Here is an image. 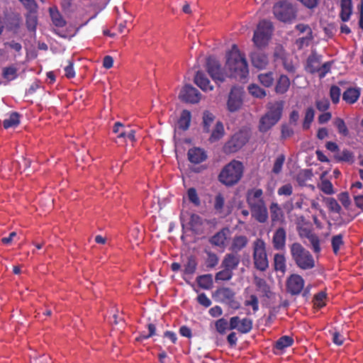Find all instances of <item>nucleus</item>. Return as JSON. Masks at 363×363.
I'll list each match as a JSON object with an SVG mask.
<instances>
[{
    "mask_svg": "<svg viewBox=\"0 0 363 363\" xmlns=\"http://www.w3.org/2000/svg\"><path fill=\"white\" fill-rule=\"evenodd\" d=\"M190 228L196 234H200L202 232L203 224V219L197 214L193 213L190 216L189 222Z\"/></svg>",
    "mask_w": 363,
    "mask_h": 363,
    "instance_id": "nucleus-28",
    "label": "nucleus"
},
{
    "mask_svg": "<svg viewBox=\"0 0 363 363\" xmlns=\"http://www.w3.org/2000/svg\"><path fill=\"white\" fill-rule=\"evenodd\" d=\"M206 70L212 79L217 84L222 83L225 79V75L221 69L219 62L213 57L206 59Z\"/></svg>",
    "mask_w": 363,
    "mask_h": 363,
    "instance_id": "nucleus-11",
    "label": "nucleus"
},
{
    "mask_svg": "<svg viewBox=\"0 0 363 363\" xmlns=\"http://www.w3.org/2000/svg\"><path fill=\"white\" fill-rule=\"evenodd\" d=\"M273 13L279 21L284 23L291 22L296 17V11L293 5L286 0L274 5Z\"/></svg>",
    "mask_w": 363,
    "mask_h": 363,
    "instance_id": "nucleus-7",
    "label": "nucleus"
},
{
    "mask_svg": "<svg viewBox=\"0 0 363 363\" xmlns=\"http://www.w3.org/2000/svg\"><path fill=\"white\" fill-rule=\"evenodd\" d=\"M206 252L207 255L206 267L211 269L214 268L218 264L219 259L218 255L211 251H206Z\"/></svg>",
    "mask_w": 363,
    "mask_h": 363,
    "instance_id": "nucleus-50",
    "label": "nucleus"
},
{
    "mask_svg": "<svg viewBox=\"0 0 363 363\" xmlns=\"http://www.w3.org/2000/svg\"><path fill=\"white\" fill-rule=\"evenodd\" d=\"M196 281L200 288L210 289L213 284V276L211 274L198 276L196 277Z\"/></svg>",
    "mask_w": 363,
    "mask_h": 363,
    "instance_id": "nucleus-33",
    "label": "nucleus"
},
{
    "mask_svg": "<svg viewBox=\"0 0 363 363\" xmlns=\"http://www.w3.org/2000/svg\"><path fill=\"white\" fill-rule=\"evenodd\" d=\"M130 128V126H125L121 122H116L113 127V132L117 135L118 138L126 140V133Z\"/></svg>",
    "mask_w": 363,
    "mask_h": 363,
    "instance_id": "nucleus-42",
    "label": "nucleus"
},
{
    "mask_svg": "<svg viewBox=\"0 0 363 363\" xmlns=\"http://www.w3.org/2000/svg\"><path fill=\"white\" fill-rule=\"evenodd\" d=\"M256 30L270 38L273 30V26L270 21L262 20L259 23Z\"/></svg>",
    "mask_w": 363,
    "mask_h": 363,
    "instance_id": "nucleus-40",
    "label": "nucleus"
},
{
    "mask_svg": "<svg viewBox=\"0 0 363 363\" xmlns=\"http://www.w3.org/2000/svg\"><path fill=\"white\" fill-rule=\"evenodd\" d=\"M253 262L255 267L261 271L264 272L269 267V260L266 250V243L262 238L256 239L252 246Z\"/></svg>",
    "mask_w": 363,
    "mask_h": 363,
    "instance_id": "nucleus-6",
    "label": "nucleus"
},
{
    "mask_svg": "<svg viewBox=\"0 0 363 363\" xmlns=\"http://www.w3.org/2000/svg\"><path fill=\"white\" fill-rule=\"evenodd\" d=\"M316 108L320 111H325L330 107V102L328 99L323 98L315 102Z\"/></svg>",
    "mask_w": 363,
    "mask_h": 363,
    "instance_id": "nucleus-64",
    "label": "nucleus"
},
{
    "mask_svg": "<svg viewBox=\"0 0 363 363\" xmlns=\"http://www.w3.org/2000/svg\"><path fill=\"white\" fill-rule=\"evenodd\" d=\"M187 196L189 201L192 203L194 206H199L201 204V200L198 196L196 189L194 187H191L187 190Z\"/></svg>",
    "mask_w": 363,
    "mask_h": 363,
    "instance_id": "nucleus-51",
    "label": "nucleus"
},
{
    "mask_svg": "<svg viewBox=\"0 0 363 363\" xmlns=\"http://www.w3.org/2000/svg\"><path fill=\"white\" fill-rule=\"evenodd\" d=\"M325 147L328 150L334 153V160L337 162H347L352 164L354 162V153L348 149H343L340 152L339 146L335 142H327Z\"/></svg>",
    "mask_w": 363,
    "mask_h": 363,
    "instance_id": "nucleus-9",
    "label": "nucleus"
},
{
    "mask_svg": "<svg viewBox=\"0 0 363 363\" xmlns=\"http://www.w3.org/2000/svg\"><path fill=\"white\" fill-rule=\"evenodd\" d=\"M215 119V116L211 112L206 111L203 114V131L208 133L210 131V127Z\"/></svg>",
    "mask_w": 363,
    "mask_h": 363,
    "instance_id": "nucleus-46",
    "label": "nucleus"
},
{
    "mask_svg": "<svg viewBox=\"0 0 363 363\" xmlns=\"http://www.w3.org/2000/svg\"><path fill=\"white\" fill-rule=\"evenodd\" d=\"M251 61L253 66L259 69L266 67L268 64L267 56L262 52H254L251 55Z\"/></svg>",
    "mask_w": 363,
    "mask_h": 363,
    "instance_id": "nucleus-23",
    "label": "nucleus"
},
{
    "mask_svg": "<svg viewBox=\"0 0 363 363\" xmlns=\"http://www.w3.org/2000/svg\"><path fill=\"white\" fill-rule=\"evenodd\" d=\"M286 260L284 254L276 253L274 255V268L277 272L284 273L286 270Z\"/></svg>",
    "mask_w": 363,
    "mask_h": 363,
    "instance_id": "nucleus-32",
    "label": "nucleus"
},
{
    "mask_svg": "<svg viewBox=\"0 0 363 363\" xmlns=\"http://www.w3.org/2000/svg\"><path fill=\"white\" fill-rule=\"evenodd\" d=\"M330 333L332 335V340L334 344L338 346L343 344L345 337L339 331L335 330L333 331H330Z\"/></svg>",
    "mask_w": 363,
    "mask_h": 363,
    "instance_id": "nucleus-61",
    "label": "nucleus"
},
{
    "mask_svg": "<svg viewBox=\"0 0 363 363\" xmlns=\"http://www.w3.org/2000/svg\"><path fill=\"white\" fill-rule=\"evenodd\" d=\"M49 13L52 22L56 27L62 28L66 26V21L56 7H50Z\"/></svg>",
    "mask_w": 363,
    "mask_h": 363,
    "instance_id": "nucleus-26",
    "label": "nucleus"
},
{
    "mask_svg": "<svg viewBox=\"0 0 363 363\" xmlns=\"http://www.w3.org/2000/svg\"><path fill=\"white\" fill-rule=\"evenodd\" d=\"M253 328V320L250 318H240L239 316H233L229 320V330H236L240 334H247Z\"/></svg>",
    "mask_w": 363,
    "mask_h": 363,
    "instance_id": "nucleus-10",
    "label": "nucleus"
},
{
    "mask_svg": "<svg viewBox=\"0 0 363 363\" xmlns=\"http://www.w3.org/2000/svg\"><path fill=\"white\" fill-rule=\"evenodd\" d=\"M284 161H285V156L284 155H279L277 157V159L275 160V162H274V164L273 166V169H272V172L276 174H279L281 172Z\"/></svg>",
    "mask_w": 363,
    "mask_h": 363,
    "instance_id": "nucleus-58",
    "label": "nucleus"
},
{
    "mask_svg": "<svg viewBox=\"0 0 363 363\" xmlns=\"http://www.w3.org/2000/svg\"><path fill=\"white\" fill-rule=\"evenodd\" d=\"M314 110L312 107H309L306 111L304 121L303 123V128L307 129L309 128L310 124L312 123L314 118Z\"/></svg>",
    "mask_w": 363,
    "mask_h": 363,
    "instance_id": "nucleus-56",
    "label": "nucleus"
},
{
    "mask_svg": "<svg viewBox=\"0 0 363 363\" xmlns=\"http://www.w3.org/2000/svg\"><path fill=\"white\" fill-rule=\"evenodd\" d=\"M327 206L330 211L339 213L341 211V206L334 198L327 199Z\"/></svg>",
    "mask_w": 363,
    "mask_h": 363,
    "instance_id": "nucleus-60",
    "label": "nucleus"
},
{
    "mask_svg": "<svg viewBox=\"0 0 363 363\" xmlns=\"http://www.w3.org/2000/svg\"><path fill=\"white\" fill-rule=\"evenodd\" d=\"M321 63L320 56L313 53L308 56L307 59L306 70L311 73L314 74L318 71L319 66Z\"/></svg>",
    "mask_w": 363,
    "mask_h": 363,
    "instance_id": "nucleus-25",
    "label": "nucleus"
},
{
    "mask_svg": "<svg viewBox=\"0 0 363 363\" xmlns=\"http://www.w3.org/2000/svg\"><path fill=\"white\" fill-rule=\"evenodd\" d=\"M259 82L265 87H270L274 84V77L272 72L262 73L258 75Z\"/></svg>",
    "mask_w": 363,
    "mask_h": 363,
    "instance_id": "nucleus-41",
    "label": "nucleus"
},
{
    "mask_svg": "<svg viewBox=\"0 0 363 363\" xmlns=\"http://www.w3.org/2000/svg\"><path fill=\"white\" fill-rule=\"evenodd\" d=\"M300 235L308 239L314 253H320L321 251L320 240L318 235L312 232L311 230L305 228L301 231V233H300Z\"/></svg>",
    "mask_w": 363,
    "mask_h": 363,
    "instance_id": "nucleus-16",
    "label": "nucleus"
},
{
    "mask_svg": "<svg viewBox=\"0 0 363 363\" xmlns=\"http://www.w3.org/2000/svg\"><path fill=\"white\" fill-rule=\"evenodd\" d=\"M345 242L343 240V235L338 234L333 235L331 238V246L333 253L337 255H338L340 249L344 246Z\"/></svg>",
    "mask_w": 363,
    "mask_h": 363,
    "instance_id": "nucleus-36",
    "label": "nucleus"
},
{
    "mask_svg": "<svg viewBox=\"0 0 363 363\" xmlns=\"http://www.w3.org/2000/svg\"><path fill=\"white\" fill-rule=\"evenodd\" d=\"M216 294L222 298L223 301H228L235 296V292L228 287H223L217 289Z\"/></svg>",
    "mask_w": 363,
    "mask_h": 363,
    "instance_id": "nucleus-47",
    "label": "nucleus"
},
{
    "mask_svg": "<svg viewBox=\"0 0 363 363\" xmlns=\"http://www.w3.org/2000/svg\"><path fill=\"white\" fill-rule=\"evenodd\" d=\"M290 86V80L286 75L281 74L277 80L275 91L277 94H285Z\"/></svg>",
    "mask_w": 363,
    "mask_h": 363,
    "instance_id": "nucleus-30",
    "label": "nucleus"
},
{
    "mask_svg": "<svg viewBox=\"0 0 363 363\" xmlns=\"http://www.w3.org/2000/svg\"><path fill=\"white\" fill-rule=\"evenodd\" d=\"M352 11V0H340V18L343 22L350 21Z\"/></svg>",
    "mask_w": 363,
    "mask_h": 363,
    "instance_id": "nucleus-21",
    "label": "nucleus"
},
{
    "mask_svg": "<svg viewBox=\"0 0 363 363\" xmlns=\"http://www.w3.org/2000/svg\"><path fill=\"white\" fill-rule=\"evenodd\" d=\"M254 282L256 286L261 289L263 292L267 293L269 291V286L267 284V281L264 279L255 277L254 278Z\"/></svg>",
    "mask_w": 363,
    "mask_h": 363,
    "instance_id": "nucleus-63",
    "label": "nucleus"
},
{
    "mask_svg": "<svg viewBox=\"0 0 363 363\" xmlns=\"http://www.w3.org/2000/svg\"><path fill=\"white\" fill-rule=\"evenodd\" d=\"M249 140V135L245 131L235 133L225 144L223 149L225 153H234L241 149Z\"/></svg>",
    "mask_w": 363,
    "mask_h": 363,
    "instance_id": "nucleus-8",
    "label": "nucleus"
},
{
    "mask_svg": "<svg viewBox=\"0 0 363 363\" xmlns=\"http://www.w3.org/2000/svg\"><path fill=\"white\" fill-rule=\"evenodd\" d=\"M326 299V294L323 291H320L315 295L313 302L314 305L318 308H323L325 303V300Z\"/></svg>",
    "mask_w": 363,
    "mask_h": 363,
    "instance_id": "nucleus-59",
    "label": "nucleus"
},
{
    "mask_svg": "<svg viewBox=\"0 0 363 363\" xmlns=\"http://www.w3.org/2000/svg\"><path fill=\"white\" fill-rule=\"evenodd\" d=\"M233 272L232 270L227 268H223V270L217 272L215 276L216 281H229L232 279Z\"/></svg>",
    "mask_w": 363,
    "mask_h": 363,
    "instance_id": "nucleus-48",
    "label": "nucleus"
},
{
    "mask_svg": "<svg viewBox=\"0 0 363 363\" xmlns=\"http://www.w3.org/2000/svg\"><path fill=\"white\" fill-rule=\"evenodd\" d=\"M262 189L252 188L246 193V202L252 217L260 223H264L269 218L268 210Z\"/></svg>",
    "mask_w": 363,
    "mask_h": 363,
    "instance_id": "nucleus-1",
    "label": "nucleus"
},
{
    "mask_svg": "<svg viewBox=\"0 0 363 363\" xmlns=\"http://www.w3.org/2000/svg\"><path fill=\"white\" fill-rule=\"evenodd\" d=\"M249 242L247 236L243 235H235L232 240V243L230 247V250L234 253L240 252L242 249L246 247Z\"/></svg>",
    "mask_w": 363,
    "mask_h": 363,
    "instance_id": "nucleus-22",
    "label": "nucleus"
},
{
    "mask_svg": "<svg viewBox=\"0 0 363 363\" xmlns=\"http://www.w3.org/2000/svg\"><path fill=\"white\" fill-rule=\"evenodd\" d=\"M242 174V163L233 160L223 168L218 175V180L225 186H232L241 179Z\"/></svg>",
    "mask_w": 363,
    "mask_h": 363,
    "instance_id": "nucleus-5",
    "label": "nucleus"
},
{
    "mask_svg": "<svg viewBox=\"0 0 363 363\" xmlns=\"http://www.w3.org/2000/svg\"><path fill=\"white\" fill-rule=\"evenodd\" d=\"M215 328L218 333L223 335L229 330V322L225 318H220L215 321Z\"/></svg>",
    "mask_w": 363,
    "mask_h": 363,
    "instance_id": "nucleus-43",
    "label": "nucleus"
},
{
    "mask_svg": "<svg viewBox=\"0 0 363 363\" xmlns=\"http://www.w3.org/2000/svg\"><path fill=\"white\" fill-rule=\"evenodd\" d=\"M240 263V257L234 252L228 253L225 255L221 266L223 268H227L233 271L235 269Z\"/></svg>",
    "mask_w": 363,
    "mask_h": 363,
    "instance_id": "nucleus-24",
    "label": "nucleus"
},
{
    "mask_svg": "<svg viewBox=\"0 0 363 363\" xmlns=\"http://www.w3.org/2000/svg\"><path fill=\"white\" fill-rule=\"evenodd\" d=\"M242 104V92L235 87L231 89L227 102L228 109L230 112L239 110Z\"/></svg>",
    "mask_w": 363,
    "mask_h": 363,
    "instance_id": "nucleus-14",
    "label": "nucleus"
},
{
    "mask_svg": "<svg viewBox=\"0 0 363 363\" xmlns=\"http://www.w3.org/2000/svg\"><path fill=\"white\" fill-rule=\"evenodd\" d=\"M269 37L265 35L263 33H261L260 31H257V30L254 33L253 35V42L255 45L257 47H262L267 44L268 40H269Z\"/></svg>",
    "mask_w": 363,
    "mask_h": 363,
    "instance_id": "nucleus-44",
    "label": "nucleus"
},
{
    "mask_svg": "<svg viewBox=\"0 0 363 363\" xmlns=\"http://www.w3.org/2000/svg\"><path fill=\"white\" fill-rule=\"evenodd\" d=\"M31 9H26L27 13L25 15L26 17V25L28 30L35 31L38 25V6H35V8L30 7Z\"/></svg>",
    "mask_w": 363,
    "mask_h": 363,
    "instance_id": "nucleus-17",
    "label": "nucleus"
},
{
    "mask_svg": "<svg viewBox=\"0 0 363 363\" xmlns=\"http://www.w3.org/2000/svg\"><path fill=\"white\" fill-rule=\"evenodd\" d=\"M179 98L186 103L197 104L201 99V94L191 85H186L181 90Z\"/></svg>",
    "mask_w": 363,
    "mask_h": 363,
    "instance_id": "nucleus-13",
    "label": "nucleus"
},
{
    "mask_svg": "<svg viewBox=\"0 0 363 363\" xmlns=\"http://www.w3.org/2000/svg\"><path fill=\"white\" fill-rule=\"evenodd\" d=\"M245 306H251L254 313H256L259 310V300L256 295L251 294L249 296V299L245 301L244 303Z\"/></svg>",
    "mask_w": 363,
    "mask_h": 363,
    "instance_id": "nucleus-55",
    "label": "nucleus"
},
{
    "mask_svg": "<svg viewBox=\"0 0 363 363\" xmlns=\"http://www.w3.org/2000/svg\"><path fill=\"white\" fill-rule=\"evenodd\" d=\"M225 134L224 126L222 122L218 121L209 138L211 143H214L221 139Z\"/></svg>",
    "mask_w": 363,
    "mask_h": 363,
    "instance_id": "nucleus-35",
    "label": "nucleus"
},
{
    "mask_svg": "<svg viewBox=\"0 0 363 363\" xmlns=\"http://www.w3.org/2000/svg\"><path fill=\"white\" fill-rule=\"evenodd\" d=\"M248 91L250 94L257 98H263L266 96V91L258 85L252 84L248 86Z\"/></svg>",
    "mask_w": 363,
    "mask_h": 363,
    "instance_id": "nucleus-49",
    "label": "nucleus"
},
{
    "mask_svg": "<svg viewBox=\"0 0 363 363\" xmlns=\"http://www.w3.org/2000/svg\"><path fill=\"white\" fill-rule=\"evenodd\" d=\"M20 123V114L17 112L11 113L9 118L3 122L4 128L8 129L12 127H16Z\"/></svg>",
    "mask_w": 363,
    "mask_h": 363,
    "instance_id": "nucleus-37",
    "label": "nucleus"
},
{
    "mask_svg": "<svg viewBox=\"0 0 363 363\" xmlns=\"http://www.w3.org/2000/svg\"><path fill=\"white\" fill-rule=\"evenodd\" d=\"M305 281L301 276L293 274L286 280L287 292L291 295H298L304 287Z\"/></svg>",
    "mask_w": 363,
    "mask_h": 363,
    "instance_id": "nucleus-12",
    "label": "nucleus"
},
{
    "mask_svg": "<svg viewBox=\"0 0 363 363\" xmlns=\"http://www.w3.org/2000/svg\"><path fill=\"white\" fill-rule=\"evenodd\" d=\"M284 106V101L279 100L267 104V111L259 121L258 129L261 133H266L275 125L281 119Z\"/></svg>",
    "mask_w": 363,
    "mask_h": 363,
    "instance_id": "nucleus-3",
    "label": "nucleus"
},
{
    "mask_svg": "<svg viewBox=\"0 0 363 363\" xmlns=\"http://www.w3.org/2000/svg\"><path fill=\"white\" fill-rule=\"evenodd\" d=\"M187 155L189 162L194 164H200L207 159L206 152L199 147L190 148Z\"/></svg>",
    "mask_w": 363,
    "mask_h": 363,
    "instance_id": "nucleus-18",
    "label": "nucleus"
},
{
    "mask_svg": "<svg viewBox=\"0 0 363 363\" xmlns=\"http://www.w3.org/2000/svg\"><path fill=\"white\" fill-rule=\"evenodd\" d=\"M225 204V199L221 194H218L215 197L214 208L218 212H221Z\"/></svg>",
    "mask_w": 363,
    "mask_h": 363,
    "instance_id": "nucleus-62",
    "label": "nucleus"
},
{
    "mask_svg": "<svg viewBox=\"0 0 363 363\" xmlns=\"http://www.w3.org/2000/svg\"><path fill=\"white\" fill-rule=\"evenodd\" d=\"M273 247L276 250H284L286 247V230L284 227L276 229L272 236Z\"/></svg>",
    "mask_w": 363,
    "mask_h": 363,
    "instance_id": "nucleus-15",
    "label": "nucleus"
},
{
    "mask_svg": "<svg viewBox=\"0 0 363 363\" xmlns=\"http://www.w3.org/2000/svg\"><path fill=\"white\" fill-rule=\"evenodd\" d=\"M293 343L294 339L291 336L284 335L276 341L275 348L279 350H283L291 346Z\"/></svg>",
    "mask_w": 363,
    "mask_h": 363,
    "instance_id": "nucleus-38",
    "label": "nucleus"
},
{
    "mask_svg": "<svg viewBox=\"0 0 363 363\" xmlns=\"http://www.w3.org/2000/svg\"><path fill=\"white\" fill-rule=\"evenodd\" d=\"M334 125L337 129L339 134L344 137H346L349 135V130L342 118H336L334 120Z\"/></svg>",
    "mask_w": 363,
    "mask_h": 363,
    "instance_id": "nucleus-45",
    "label": "nucleus"
},
{
    "mask_svg": "<svg viewBox=\"0 0 363 363\" xmlns=\"http://www.w3.org/2000/svg\"><path fill=\"white\" fill-rule=\"evenodd\" d=\"M271 219L272 223L282 222L284 220V213L277 203H272L269 206Z\"/></svg>",
    "mask_w": 363,
    "mask_h": 363,
    "instance_id": "nucleus-31",
    "label": "nucleus"
},
{
    "mask_svg": "<svg viewBox=\"0 0 363 363\" xmlns=\"http://www.w3.org/2000/svg\"><path fill=\"white\" fill-rule=\"evenodd\" d=\"M148 333L145 334L144 332L141 333L136 338L138 341H143L147 340L156 334V326L153 323L147 324Z\"/></svg>",
    "mask_w": 363,
    "mask_h": 363,
    "instance_id": "nucleus-52",
    "label": "nucleus"
},
{
    "mask_svg": "<svg viewBox=\"0 0 363 363\" xmlns=\"http://www.w3.org/2000/svg\"><path fill=\"white\" fill-rule=\"evenodd\" d=\"M21 22L22 18L21 15L18 13H13L9 18V29L14 32H17L21 27Z\"/></svg>",
    "mask_w": 363,
    "mask_h": 363,
    "instance_id": "nucleus-39",
    "label": "nucleus"
},
{
    "mask_svg": "<svg viewBox=\"0 0 363 363\" xmlns=\"http://www.w3.org/2000/svg\"><path fill=\"white\" fill-rule=\"evenodd\" d=\"M290 253L292 259L298 268L307 270L315 267L313 255L299 242H294L290 245Z\"/></svg>",
    "mask_w": 363,
    "mask_h": 363,
    "instance_id": "nucleus-4",
    "label": "nucleus"
},
{
    "mask_svg": "<svg viewBox=\"0 0 363 363\" xmlns=\"http://www.w3.org/2000/svg\"><path fill=\"white\" fill-rule=\"evenodd\" d=\"M198 262L194 256L187 257L186 263L183 266V274L186 276H192L197 269Z\"/></svg>",
    "mask_w": 363,
    "mask_h": 363,
    "instance_id": "nucleus-27",
    "label": "nucleus"
},
{
    "mask_svg": "<svg viewBox=\"0 0 363 363\" xmlns=\"http://www.w3.org/2000/svg\"><path fill=\"white\" fill-rule=\"evenodd\" d=\"M333 62L330 61L326 62L322 65H320L318 71L320 79L324 78L328 73L330 72Z\"/></svg>",
    "mask_w": 363,
    "mask_h": 363,
    "instance_id": "nucleus-57",
    "label": "nucleus"
},
{
    "mask_svg": "<svg viewBox=\"0 0 363 363\" xmlns=\"http://www.w3.org/2000/svg\"><path fill=\"white\" fill-rule=\"evenodd\" d=\"M360 96V91L358 89L348 88L342 94V99L347 104H354Z\"/></svg>",
    "mask_w": 363,
    "mask_h": 363,
    "instance_id": "nucleus-29",
    "label": "nucleus"
},
{
    "mask_svg": "<svg viewBox=\"0 0 363 363\" xmlns=\"http://www.w3.org/2000/svg\"><path fill=\"white\" fill-rule=\"evenodd\" d=\"M229 232V228H222L220 231L217 232L209 239L210 243L216 247H224Z\"/></svg>",
    "mask_w": 363,
    "mask_h": 363,
    "instance_id": "nucleus-19",
    "label": "nucleus"
},
{
    "mask_svg": "<svg viewBox=\"0 0 363 363\" xmlns=\"http://www.w3.org/2000/svg\"><path fill=\"white\" fill-rule=\"evenodd\" d=\"M194 81V83L204 91H212L213 89V86L211 84L210 80L201 71L196 72Z\"/></svg>",
    "mask_w": 363,
    "mask_h": 363,
    "instance_id": "nucleus-20",
    "label": "nucleus"
},
{
    "mask_svg": "<svg viewBox=\"0 0 363 363\" xmlns=\"http://www.w3.org/2000/svg\"><path fill=\"white\" fill-rule=\"evenodd\" d=\"M2 75L8 80L15 79L17 77V69L13 66L4 67Z\"/></svg>",
    "mask_w": 363,
    "mask_h": 363,
    "instance_id": "nucleus-53",
    "label": "nucleus"
},
{
    "mask_svg": "<svg viewBox=\"0 0 363 363\" xmlns=\"http://www.w3.org/2000/svg\"><path fill=\"white\" fill-rule=\"evenodd\" d=\"M191 119V112L188 110H183L178 121V127L182 130H186L189 128Z\"/></svg>",
    "mask_w": 363,
    "mask_h": 363,
    "instance_id": "nucleus-34",
    "label": "nucleus"
},
{
    "mask_svg": "<svg viewBox=\"0 0 363 363\" xmlns=\"http://www.w3.org/2000/svg\"><path fill=\"white\" fill-rule=\"evenodd\" d=\"M226 67L230 70L231 77L240 81H245L248 74V65L236 45L227 53Z\"/></svg>",
    "mask_w": 363,
    "mask_h": 363,
    "instance_id": "nucleus-2",
    "label": "nucleus"
},
{
    "mask_svg": "<svg viewBox=\"0 0 363 363\" xmlns=\"http://www.w3.org/2000/svg\"><path fill=\"white\" fill-rule=\"evenodd\" d=\"M341 90L339 86L332 85L330 89V97L333 104H337L340 101Z\"/></svg>",
    "mask_w": 363,
    "mask_h": 363,
    "instance_id": "nucleus-54",
    "label": "nucleus"
}]
</instances>
